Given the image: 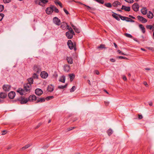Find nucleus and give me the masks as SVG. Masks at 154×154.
I'll return each instance as SVG.
<instances>
[{
  "label": "nucleus",
  "mask_w": 154,
  "mask_h": 154,
  "mask_svg": "<svg viewBox=\"0 0 154 154\" xmlns=\"http://www.w3.org/2000/svg\"><path fill=\"white\" fill-rule=\"evenodd\" d=\"M129 17L131 18H132L133 19H135V17H134L133 16H132L131 15H129Z\"/></svg>",
  "instance_id": "obj_62"
},
{
  "label": "nucleus",
  "mask_w": 154,
  "mask_h": 154,
  "mask_svg": "<svg viewBox=\"0 0 154 154\" xmlns=\"http://www.w3.org/2000/svg\"><path fill=\"white\" fill-rule=\"evenodd\" d=\"M121 3L118 1H115L112 4L113 6L115 7H117L118 5H120Z\"/></svg>",
  "instance_id": "obj_25"
},
{
  "label": "nucleus",
  "mask_w": 154,
  "mask_h": 154,
  "mask_svg": "<svg viewBox=\"0 0 154 154\" xmlns=\"http://www.w3.org/2000/svg\"><path fill=\"white\" fill-rule=\"evenodd\" d=\"M67 45L70 49L72 50L74 48L75 50H76L75 42L73 43L71 40H69L67 42Z\"/></svg>",
  "instance_id": "obj_3"
},
{
  "label": "nucleus",
  "mask_w": 154,
  "mask_h": 154,
  "mask_svg": "<svg viewBox=\"0 0 154 154\" xmlns=\"http://www.w3.org/2000/svg\"><path fill=\"white\" fill-rule=\"evenodd\" d=\"M14 101H19L21 104H24L26 103L28 101L27 98H25L24 97L21 96L14 100Z\"/></svg>",
  "instance_id": "obj_1"
},
{
  "label": "nucleus",
  "mask_w": 154,
  "mask_h": 154,
  "mask_svg": "<svg viewBox=\"0 0 154 154\" xmlns=\"http://www.w3.org/2000/svg\"><path fill=\"white\" fill-rule=\"evenodd\" d=\"M141 11L143 14L145 15L147 13V9L146 8H143L141 9Z\"/></svg>",
  "instance_id": "obj_26"
},
{
  "label": "nucleus",
  "mask_w": 154,
  "mask_h": 154,
  "mask_svg": "<svg viewBox=\"0 0 154 154\" xmlns=\"http://www.w3.org/2000/svg\"><path fill=\"white\" fill-rule=\"evenodd\" d=\"M110 61L112 62H115L116 61L113 58H111L110 59Z\"/></svg>",
  "instance_id": "obj_57"
},
{
  "label": "nucleus",
  "mask_w": 154,
  "mask_h": 154,
  "mask_svg": "<svg viewBox=\"0 0 154 154\" xmlns=\"http://www.w3.org/2000/svg\"><path fill=\"white\" fill-rule=\"evenodd\" d=\"M54 97L53 96H48L47 97L45 98V99L47 100H48L50 99H53Z\"/></svg>",
  "instance_id": "obj_44"
},
{
  "label": "nucleus",
  "mask_w": 154,
  "mask_h": 154,
  "mask_svg": "<svg viewBox=\"0 0 154 154\" xmlns=\"http://www.w3.org/2000/svg\"><path fill=\"white\" fill-rule=\"evenodd\" d=\"M104 5L108 8H111L112 6L111 4L110 3H105Z\"/></svg>",
  "instance_id": "obj_40"
},
{
  "label": "nucleus",
  "mask_w": 154,
  "mask_h": 154,
  "mask_svg": "<svg viewBox=\"0 0 154 154\" xmlns=\"http://www.w3.org/2000/svg\"><path fill=\"white\" fill-rule=\"evenodd\" d=\"M38 75L37 73H34L32 77L34 79H38Z\"/></svg>",
  "instance_id": "obj_47"
},
{
  "label": "nucleus",
  "mask_w": 154,
  "mask_h": 154,
  "mask_svg": "<svg viewBox=\"0 0 154 154\" xmlns=\"http://www.w3.org/2000/svg\"><path fill=\"white\" fill-rule=\"evenodd\" d=\"M59 81L63 83H64L65 81V77L64 76H62V78L60 79Z\"/></svg>",
  "instance_id": "obj_37"
},
{
  "label": "nucleus",
  "mask_w": 154,
  "mask_h": 154,
  "mask_svg": "<svg viewBox=\"0 0 154 154\" xmlns=\"http://www.w3.org/2000/svg\"><path fill=\"white\" fill-rule=\"evenodd\" d=\"M69 75L70 78V80L71 82H72L73 80L74 79V78L75 77V75L73 74H70Z\"/></svg>",
  "instance_id": "obj_31"
},
{
  "label": "nucleus",
  "mask_w": 154,
  "mask_h": 154,
  "mask_svg": "<svg viewBox=\"0 0 154 154\" xmlns=\"http://www.w3.org/2000/svg\"><path fill=\"white\" fill-rule=\"evenodd\" d=\"M76 89V87L75 86H73L72 88L70 89V91L71 92H74Z\"/></svg>",
  "instance_id": "obj_46"
},
{
  "label": "nucleus",
  "mask_w": 154,
  "mask_h": 154,
  "mask_svg": "<svg viewBox=\"0 0 154 154\" xmlns=\"http://www.w3.org/2000/svg\"><path fill=\"white\" fill-rule=\"evenodd\" d=\"M147 17L149 18L152 19L153 17V14L150 11H149V13L147 14Z\"/></svg>",
  "instance_id": "obj_27"
},
{
  "label": "nucleus",
  "mask_w": 154,
  "mask_h": 154,
  "mask_svg": "<svg viewBox=\"0 0 154 154\" xmlns=\"http://www.w3.org/2000/svg\"><path fill=\"white\" fill-rule=\"evenodd\" d=\"M137 18L140 21L143 23H145L147 22V20L141 16H138Z\"/></svg>",
  "instance_id": "obj_8"
},
{
  "label": "nucleus",
  "mask_w": 154,
  "mask_h": 154,
  "mask_svg": "<svg viewBox=\"0 0 154 154\" xmlns=\"http://www.w3.org/2000/svg\"><path fill=\"white\" fill-rule=\"evenodd\" d=\"M33 70L36 73H38L41 71V69L39 66L37 65H35L33 67Z\"/></svg>",
  "instance_id": "obj_11"
},
{
  "label": "nucleus",
  "mask_w": 154,
  "mask_h": 154,
  "mask_svg": "<svg viewBox=\"0 0 154 154\" xmlns=\"http://www.w3.org/2000/svg\"><path fill=\"white\" fill-rule=\"evenodd\" d=\"M122 10H124L125 11H129L130 10V7H127L124 5H122L121 8Z\"/></svg>",
  "instance_id": "obj_21"
},
{
  "label": "nucleus",
  "mask_w": 154,
  "mask_h": 154,
  "mask_svg": "<svg viewBox=\"0 0 154 154\" xmlns=\"http://www.w3.org/2000/svg\"><path fill=\"white\" fill-rule=\"evenodd\" d=\"M124 35L126 37L129 38H132V36L130 34H128V33H125L124 34Z\"/></svg>",
  "instance_id": "obj_42"
},
{
  "label": "nucleus",
  "mask_w": 154,
  "mask_h": 154,
  "mask_svg": "<svg viewBox=\"0 0 154 154\" xmlns=\"http://www.w3.org/2000/svg\"><path fill=\"white\" fill-rule=\"evenodd\" d=\"M54 2L56 5H58L61 8H62V4L58 0H55Z\"/></svg>",
  "instance_id": "obj_30"
},
{
  "label": "nucleus",
  "mask_w": 154,
  "mask_h": 154,
  "mask_svg": "<svg viewBox=\"0 0 154 154\" xmlns=\"http://www.w3.org/2000/svg\"><path fill=\"white\" fill-rule=\"evenodd\" d=\"M45 98L44 97L38 98L36 100V103H42L45 102Z\"/></svg>",
  "instance_id": "obj_20"
},
{
  "label": "nucleus",
  "mask_w": 154,
  "mask_h": 154,
  "mask_svg": "<svg viewBox=\"0 0 154 154\" xmlns=\"http://www.w3.org/2000/svg\"><path fill=\"white\" fill-rule=\"evenodd\" d=\"M54 90V87L52 85H49L48 86L47 90L49 92H51L52 91Z\"/></svg>",
  "instance_id": "obj_23"
},
{
  "label": "nucleus",
  "mask_w": 154,
  "mask_h": 154,
  "mask_svg": "<svg viewBox=\"0 0 154 154\" xmlns=\"http://www.w3.org/2000/svg\"><path fill=\"white\" fill-rule=\"evenodd\" d=\"M40 75L42 78L45 79L48 76V74L45 71H43L41 72Z\"/></svg>",
  "instance_id": "obj_14"
},
{
  "label": "nucleus",
  "mask_w": 154,
  "mask_h": 154,
  "mask_svg": "<svg viewBox=\"0 0 154 154\" xmlns=\"http://www.w3.org/2000/svg\"><path fill=\"white\" fill-rule=\"evenodd\" d=\"M28 101L34 102L37 99L36 97L34 94L30 95L28 98Z\"/></svg>",
  "instance_id": "obj_6"
},
{
  "label": "nucleus",
  "mask_w": 154,
  "mask_h": 154,
  "mask_svg": "<svg viewBox=\"0 0 154 154\" xmlns=\"http://www.w3.org/2000/svg\"><path fill=\"white\" fill-rule=\"evenodd\" d=\"M73 29L75 30V32L79 33L80 32V30L78 28H77L75 26V28H74Z\"/></svg>",
  "instance_id": "obj_41"
},
{
  "label": "nucleus",
  "mask_w": 154,
  "mask_h": 154,
  "mask_svg": "<svg viewBox=\"0 0 154 154\" xmlns=\"http://www.w3.org/2000/svg\"><path fill=\"white\" fill-rule=\"evenodd\" d=\"M52 7H53V11H54L55 13H57L59 12V10L55 6L52 5Z\"/></svg>",
  "instance_id": "obj_32"
},
{
  "label": "nucleus",
  "mask_w": 154,
  "mask_h": 154,
  "mask_svg": "<svg viewBox=\"0 0 154 154\" xmlns=\"http://www.w3.org/2000/svg\"><path fill=\"white\" fill-rule=\"evenodd\" d=\"M11 0H3V1L5 3H8L11 2Z\"/></svg>",
  "instance_id": "obj_53"
},
{
  "label": "nucleus",
  "mask_w": 154,
  "mask_h": 154,
  "mask_svg": "<svg viewBox=\"0 0 154 154\" xmlns=\"http://www.w3.org/2000/svg\"><path fill=\"white\" fill-rule=\"evenodd\" d=\"M4 100H1L0 99V103H2L4 102Z\"/></svg>",
  "instance_id": "obj_61"
},
{
  "label": "nucleus",
  "mask_w": 154,
  "mask_h": 154,
  "mask_svg": "<svg viewBox=\"0 0 154 154\" xmlns=\"http://www.w3.org/2000/svg\"><path fill=\"white\" fill-rule=\"evenodd\" d=\"M126 21L127 22H135L134 20L128 17V18L126 20Z\"/></svg>",
  "instance_id": "obj_43"
},
{
  "label": "nucleus",
  "mask_w": 154,
  "mask_h": 154,
  "mask_svg": "<svg viewBox=\"0 0 154 154\" xmlns=\"http://www.w3.org/2000/svg\"><path fill=\"white\" fill-rule=\"evenodd\" d=\"M67 29L69 30V32H70V33H71L72 34H75L73 30H72V29L71 27H67Z\"/></svg>",
  "instance_id": "obj_38"
},
{
  "label": "nucleus",
  "mask_w": 154,
  "mask_h": 154,
  "mask_svg": "<svg viewBox=\"0 0 154 154\" xmlns=\"http://www.w3.org/2000/svg\"><path fill=\"white\" fill-rule=\"evenodd\" d=\"M139 27L141 29L143 33H144L145 32V29L144 27L142 24H139Z\"/></svg>",
  "instance_id": "obj_28"
},
{
  "label": "nucleus",
  "mask_w": 154,
  "mask_h": 154,
  "mask_svg": "<svg viewBox=\"0 0 154 154\" xmlns=\"http://www.w3.org/2000/svg\"><path fill=\"white\" fill-rule=\"evenodd\" d=\"M138 119H142L143 118L142 116L141 115H138Z\"/></svg>",
  "instance_id": "obj_56"
},
{
  "label": "nucleus",
  "mask_w": 154,
  "mask_h": 154,
  "mask_svg": "<svg viewBox=\"0 0 154 154\" xmlns=\"http://www.w3.org/2000/svg\"><path fill=\"white\" fill-rule=\"evenodd\" d=\"M146 27L148 29L151 30L152 27V26L151 25H148L146 26Z\"/></svg>",
  "instance_id": "obj_45"
},
{
  "label": "nucleus",
  "mask_w": 154,
  "mask_h": 154,
  "mask_svg": "<svg viewBox=\"0 0 154 154\" xmlns=\"http://www.w3.org/2000/svg\"><path fill=\"white\" fill-rule=\"evenodd\" d=\"M31 89V85L30 84H26L24 85L23 89L25 92H30Z\"/></svg>",
  "instance_id": "obj_4"
},
{
  "label": "nucleus",
  "mask_w": 154,
  "mask_h": 154,
  "mask_svg": "<svg viewBox=\"0 0 154 154\" xmlns=\"http://www.w3.org/2000/svg\"><path fill=\"white\" fill-rule=\"evenodd\" d=\"M105 45L103 44H101L99 46H98L97 47V48L98 49H99V48H101V49H103V48L106 49V48H107L105 47Z\"/></svg>",
  "instance_id": "obj_33"
},
{
  "label": "nucleus",
  "mask_w": 154,
  "mask_h": 154,
  "mask_svg": "<svg viewBox=\"0 0 154 154\" xmlns=\"http://www.w3.org/2000/svg\"><path fill=\"white\" fill-rule=\"evenodd\" d=\"M27 80L28 81L27 84H30V85H31L33 83V80L32 78H29L27 79Z\"/></svg>",
  "instance_id": "obj_29"
},
{
  "label": "nucleus",
  "mask_w": 154,
  "mask_h": 154,
  "mask_svg": "<svg viewBox=\"0 0 154 154\" xmlns=\"http://www.w3.org/2000/svg\"><path fill=\"white\" fill-rule=\"evenodd\" d=\"M31 145L30 144H28L26 145L25 146L22 147L21 149L23 150H24L29 148Z\"/></svg>",
  "instance_id": "obj_34"
},
{
  "label": "nucleus",
  "mask_w": 154,
  "mask_h": 154,
  "mask_svg": "<svg viewBox=\"0 0 154 154\" xmlns=\"http://www.w3.org/2000/svg\"><path fill=\"white\" fill-rule=\"evenodd\" d=\"M64 70L66 72H68L70 70V67L69 65H65L64 66Z\"/></svg>",
  "instance_id": "obj_22"
},
{
  "label": "nucleus",
  "mask_w": 154,
  "mask_h": 154,
  "mask_svg": "<svg viewBox=\"0 0 154 154\" xmlns=\"http://www.w3.org/2000/svg\"><path fill=\"white\" fill-rule=\"evenodd\" d=\"M75 127H71V128H69L67 129V131H69L74 129H75Z\"/></svg>",
  "instance_id": "obj_52"
},
{
  "label": "nucleus",
  "mask_w": 154,
  "mask_h": 154,
  "mask_svg": "<svg viewBox=\"0 0 154 154\" xmlns=\"http://www.w3.org/2000/svg\"><path fill=\"white\" fill-rule=\"evenodd\" d=\"M7 133V131L6 130H4L2 131V135H4Z\"/></svg>",
  "instance_id": "obj_54"
},
{
  "label": "nucleus",
  "mask_w": 154,
  "mask_h": 154,
  "mask_svg": "<svg viewBox=\"0 0 154 154\" xmlns=\"http://www.w3.org/2000/svg\"><path fill=\"white\" fill-rule=\"evenodd\" d=\"M17 92L19 93L21 95H23V93L25 92V91L23 89L20 88H19L18 90H17Z\"/></svg>",
  "instance_id": "obj_18"
},
{
  "label": "nucleus",
  "mask_w": 154,
  "mask_h": 154,
  "mask_svg": "<svg viewBox=\"0 0 154 154\" xmlns=\"http://www.w3.org/2000/svg\"><path fill=\"white\" fill-rule=\"evenodd\" d=\"M53 23L56 25L59 26L61 24L60 20L57 17H54L53 19Z\"/></svg>",
  "instance_id": "obj_5"
},
{
  "label": "nucleus",
  "mask_w": 154,
  "mask_h": 154,
  "mask_svg": "<svg viewBox=\"0 0 154 154\" xmlns=\"http://www.w3.org/2000/svg\"><path fill=\"white\" fill-rule=\"evenodd\" d=\"M52 6V5H51L50 7H48L46 9V11L47 14H51L53 12V10Z\"/></svg>",
  "instance_id": "obj_7"
},
{
  "label": "nucleus",
  "mask_w": 154,
  "mask_h": 154,
  "mask_svg": "<svg viewBox=\"0 0 154 154\" xmlns=\"http://www.w3.org/2000/svg\"><path fill=\"white\" fill-rule=\"evenodd\" d=\"M70 23V25H71V26L73 28V29L74 28H75V26H74L73 25V24L72 23Z\"/></svg>",
  "instance_id": "obj_60"
},
{
  "label": "nucleus",
  "mask_w": 154,
  "mask_h": 154,
  "mask_svg": "<svg viewBox=\"0 0 154 154\" xmlns=\"http://www.w3.org/2000/svg\"><path fill=\"white\" fill-rule=\"evenodd\" d=\"M118 58L121 59H127V57L123 56H119Z\"/></svg>",
  "instance_id": "obj_51"
},
{
  "label": "nucleus",
  "mask_w": 154,
  "mask_h": 154,
  "mask_svg": "<svg viewBox=\"0 0 154 154\" xmlns=\"http://www.w3.org/2000/svg\"><path fill=\"white\" fill-rule=\"evenodd\" d=\"M132 9L135 11L137 12L138 11L139 5L137 3H135L132 6Z\"/></svg>",
  "instance_id": "obj_13"
},
{
  "label": "nucleus",
  "mask_w": 154,
  "mask_h": 154,
  "mask_svg": "<svg viewBox=\"0 0 154 154\" xmlns=\"http://www.w3.org/2000/svg\"><path fill=\"white\" fill-rule=\"evenodd\" d=\"M42 90L40 88H37L35 90V94L38 96H41L43 94Z\"/></svg>",
  "instance_id": "obj_9"
},
{
  "label": "nucleus",
  "mask_w": 154,
  "mask_h": 154,
  "mask_svg": "<svg viewBox=\"0 0 154 154\" xmlns=\"http://www.w3.org/2000/svg\"><path fill=\"white\" fill-rule=\"evenodd\" d=\"M75 34H72L69 32H66L65 35L68 38L71 39L73 37V35Z\"/></svg>",
  "instance_id": "obj_15"
},
{
  "label": "nucleus",
  "mask_w": 154,
  "mask_h": 154,
  "mask_svg": "<svg viewBox=\"0 0 154 154\" xmlns=\"http://www.w3.org/2000/svg\"><path fill=\"white\" fill-rule=\"evenodd\" d=\"M41 125V123H39L38 125H37V126H36V127L35 128V129H36V128H39L40 126Z\"/></svg>",
  "instance_id": "obj_59"
},
{
  "label": "nucleus",
  "mask_w": 154,
  "mask_h": 154,
  "mask_svg": "<svg viewBox=\"0 0 154 154\" xmlns=\"http://www.w3.org/2000/svg\"><path fill=\"white\" fill-rule=\"evenodd\" d=\"M48 0H36L35 1V3L42 6H45V5L47 3Z\"/></svg>",
  "instance_id": "obj_2"
},
{
  "label": "nucleus",
  "mask_w": 154,
  "mask_h": 154,
  "mask_svg": "<svg viewBox=\"0 0 154 154\" xmlns=\"http://www.w3.org/2000/svg\"><path fill=\"white\" fill-rule=\"evenodd\" d=\"M4 14L2 13H0V21H1L4 17Z\"/></svg>",
  "instance_id": "obj_48"
},
{
  "label": "nucleus",
  "mask_w": 154,
  "mask_h": 154,
  "mask_svg": "<svg viewBox=\"0 0 154 154\" xmlns=\"http://www.w3.org/2000/svg\"><path fill=\"white\" fill-rule=\"evenodd\" d=\"M4 9V7L3 5H0V12L2 11Z\"/></svg>",
  "instance_id": "obj_50"
},
{
  "label": "nucleus",
  "mask_w": 154,
  "mask_h": 154,
  "mask_svg": "<svg viewBox=\"0 0 154 154\" xmlns=\"http://www.w3.org/2000/svg\"><path fill=\"white\" fill-rule=\"evenodd\" d=\"M126 2L129 3H132L133 2L134 0H124Z\"/></svg>",
  "instance_id": "obj_49"
},
{
  "label": "nucleus",
  "mask_w": 154,
  "mask_h": 154,
  "mask_svg": "<svg viewBox=\"0 0 154 154\" xmlns=\"http://www.w3.org/2000/svg\"><path fill=\"white\" fill-rule=\"evenodd\" d=\"M95 72L96 74L97 75H99V72L97 70H95Z\"/></svg>",
  "instance_id": "obj_63"
},
{
  "label": "nucleus",
  "mask_w": 154,
  "mask_h": 154,
  "mask_svg": "<svg viewBox=\"0 0 154 154\" xmlns=\"http://www.w3.org/2000/svg\"><path fill=\"white\" fill-rule=\"evenodd\" d=\"M118 15L119 16L120 18H121V19L123 20H126V19L128 18V17L122 16H121L120 15Z\"/></svg>",
  "instance_id": "obj_35"
},
{
  "label": "nucleus",
  "mask_w": 154,
  "mask_h": 154,
  "mask_svg": "<svg viewBox=\"0 0 154 154\" xmlns=\"http://www.w3.org/2000/svg\"><path fill=\"white\" fill-rule=\"evenodd\" d=\"M11 86L8 85H4L3 86V88L6 91H8L10 89Z\"/></svg>",
  "instance_id": "obj_16"
},
{
  "label": "nucleus",
  "mask_w": 154,
  "mask_h": 154,
  "mask_svg": "<svg viewBox=\"0 0 154 154\" xmlns=\"http://www.w3.org/2000/svg\"><path fill=\"white\" fill-rule=\"evenodd\" d=\"M69 26L67 25V23L65 22H63L61 23L60 27L63 30L66 29Z\"/></svg>",
  "instance_id": "obj_10"
},
{
  "label": "nucleus",
  "mask_w": 154,
  "mask_h": 154,
  "mask_svg": "<svg viewBox=\"0 0 154 154\" xmlns=\"http://www.w3.org/2000/svg\"><path fill=\"white\" fill-rule=\"evenodd\" d=\"M15 95V92L11 91L8 93V96L10 99H13Z\"/></svg>",
  "instance_id": "obj_12"
},
{
  "label": "nucleus",
  "mask_w": 154,
  "mask_h": 154,
  "mask_svg": "<svg viewBox=\"0 0 154 154\" xmlns=\"http://www.w3.org/2000/svg\"><path fill=\"white\" fill-rule=\"evenodd\" d=\"M83 5H84V6H85L87 7L88 8V9H91V8L89 6H87V5L85 4H83Z\"/></svg>",
  "instance_id": "obj_58"
},
{
  "label": "nucleus",
  "mask_w": 154,
  "mask_h": 154,
  "mask_svg": "<svg viewBox=\"0 0 154 154\" xmlns=\"http://www.w3.org/2000/svg\"><path fill=\"white\" fill-rule=\"evenodd\" d=\"M67 85H68V84H66L64 86L61 85V86H58V88L59 89H63L65 88H66L67 87Z\"/></svg>",
  "instance_id": "obj_36"
},
{
  "label": "nucleus",
  "mask_w": 154,
  "mask_h": 154,
  "mask_svg": "<svg viewBox=\"0 0 154 154\" xmlns=\"http://www.w3.org/2000/svg\"><path fill=\"white\" fill-rule=\"evenodd\" d=\"M143 84H144V85H145L146 87L148 86V84L146 82H144L143 83Z\"/></svg>",
  "instance_id": "obj_64"
},
{
  "label": "nucleus",
  "mask_w": 154,
  "mask_h": 154,
  "mask_svg": "<svg viewBox=\"0 0 154 154\" xmlns=\"http://www.w3.org/2000/svg\"><path fill=\"white\" fill-rule=\"evenodd\" d=\"M114 14H112V16L115 18L118 21L120 20V17L118 15L119 14H117L116 13H114Z\"/></svg>",
  "instance_id": "obj_24"
},
{
  "label": "nucleus",
  "mask_w": 154,
  "mask_h": 154,
  "mask_svg": "<svg viewBox=\"0 0 154 154\" xmlns=\"http://www.w3.org/2000/svg\"><path fill=\"white\" fill-rule=\"evenodd\" d=\"M66 60L69 64H71L73 63V60L71 57H67Z\"/></svg>",
  "instance_id": "obj_17"
},
{
  "label": "nucleus",
  "mask_w": 154,
  "mask_h": 154,
  "mask_svg": "<svg viewBox=\"0 0 154 154\" xmlns=\"http://www.w3.org/2000/svg\"><path fill=\"white\" fill-rule=\"evenodd\" d=\"M7 97L6 93L1 92L0 93V98L4 99L5 98Z\"/></svg>",
  "instance_id": "obj_19"
},
{
  "label": "nucleus",
  "mask_w": 154,
  "mask_h": 154,
  "mask_svg": "<svg viewBox=\"0 0 154 154\" xmlns=\"http://www.w3.org/2000/svg\"><path fill=\"white\" fill-rule=\"evenodd\" d=\"M107 132L108 135L109 136H110L112 134V133H113V131H112V130L110 129H109L107 131Z\"/></svg>",
  "instance_id": "obj_39"
},
{
  "label": "nucleus",
  "mask_w": 154,
  "mask_h": 154,
  "mask_svg": "<svg viewBox=\"0 0 154 154\" xmlns=\"http://www.w3.org/2000/svg\"><path fill=\"white\" fill-rule=\"evenodd\" d=\"M63 11L66 14H69L68 11L65 8L63 9Z\"/></svg>",
  "instance_id": "obj_55"
}]
</instances>
